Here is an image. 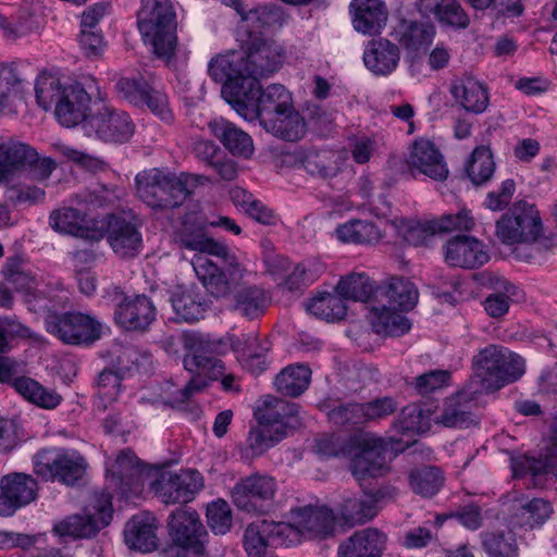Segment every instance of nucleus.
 Returning a JSON list of instances; mask_svg holds the SVG:
<instances>
[{
	"mask_svg": "<svg viewBox=\"0 0 557 557\" xmlns=\"http://www.w3.org/2000/svg\"><path fill=\"white\" fill-rule=\"evenodd\" d=\"M114 300L116 309L114 319L117 324L126 330H146L156 318V308L145 295L134 297L124 296L119 287H114Z\"/></svg>",
	"mask_w": 557,
	"mask_h": 557,
	"instance_id": "nucleus-19",
	"label": "nucleus"
},
{
	"mask_svg": "<svg viewBox=\"0 0 557 557\" xmlns=\"http://www.w3.org/2000/svg\"><path fill=\"white\" fill-rule=\"evenodd\" d=\"M207 521L215 534H225L231 530L232 510L225 500L218 499L207 507Z\"/></svg>",
	"mask_w": 557,
	"mask_h": 557,
	"instance_id": "nucleus-59",
	"label": "nucleus"
},
{
	"mask_svg": "<svg viewBox=\"0 0 557 557\" xmlns=\"http://www.w3.org/2000/svg\"><path fill=\"white\" fill-rule=\"evenodd\" d=\"M112 513L111 496L101 493L85 508L84 513L61 521L55 525V531L62 536L91 537L110 523Z\"/></svg>",
	"mask_w": 557,
	"mask_h": 557,
	"instance_id": "nucleus-15",
	"label": "nucleus"
},
{
	"mask_svg": "<svg viewBox=\"0 0 557 557\" xmlns=\"http://www.w3.org/2000/svg\"><path fill=\"white\" fill-rule=\"evenodd\" d=\"M394 39L407 51H419L429 47L435 36L430 22L401 18L393 29Z\"/></svg>",
	"mask_w": 557,
	"mask_h": 557,
	"instance_id": "nucleus-34",
	"label": "nucleus"
},
{
	"mask_svg": "<svg viewBox=\"0 0 557 557\" xmlns=\"http://www.w3.org/2000/svg\"><path fill=\"white\" fill-rule=\"evenodd\" d=\"M346 457L351 458V473L358 481L375 476L384 465L383 443L370 434L354 435L347 440Z\"/></svg>",
	"mask_w": 557,
	"mask_h": 557,
	"instance_id": "nucleus-16",
	"label": "nucleus"
},
{
	"mask_svg": "<svg viewBox=\"0 0 557 557\" xmlns=\"http://www.w3.org/2000/svg\"><path fill=\"white\" fill-rule=\"evenodd\" d=\"M268 133L287 141H296L306 134V123L300 113L292 106L284 112H280L262 126Z\"/></svg>",
	"mask_w": 557,
	"mask_h": 557,
	"instance_id": "nucleus-43",
	"label": "nucleus"
},
{
	"mask_svg": "<svg viewBox=\"0 0 557 557\" xmlns=\"http://www.w3.org/2000/svg\"><path fill=\"white\" fill-rule=\"evenodd\" d=\"M431 421L430 409L411 404L401 409L396 425L401 432L424 433L430 430Z\"/></svg>",
	"mask_w": 557,
	"mask_h": 557,
	"instance_id": "nucleus-55",
	"label": "nucleus"
},
{
	"mask_svg": "<svg viewBox=\"0 0 557 557\" xmlns=\"http://www.w3.org/2000/svg\"><path fill=\"white\" fill-rule=\"evenodd\" d=\"M478 394H481L480 388L469 384L468 387L445 400L441 412L433 418V421L444 428H468L474 424L471 403Z\"/></svg>",
	"mask_w": 557,
	"mask_h": 557,
	"instance_id": "nucleus-23",
	"label": "nucleus"
},
{
	"mask_svg": "<svg viewBox=\"0 0 557 557\" xmlns=\"http://www.w3.org/2000/svg\"><path fill=\"white\" fill-rule=\"evenodd\" d=\"M255 416L260 425L269 426L275 433L282 431L286 434V429L300 424L299 406L273 395H265L259 400Z\"/></svg>",
	"mask_w": 557,
	"mask_h": 557,
	"instance_id": "nucleus-21",
	"label": "nucleus"
},
{
	"mask_svg": "<svg viewBox=\"0 0 557 557\" xmlns=\"http://www.w3.org/2000/svg\"><path fill=\"white\" fill-rule=\"evenodd\" d=\"M294 519L292 532L309 533L312 536L325 537L333 532L334 515L326 507H304L292 510Z\"/></svg>",
	"mask_w": 557,
	"mask_h": 557,
	"instance_id": "nucleus-30",
	"label": "nucleus"
},
{
	"mask_svg": "<svg viewBox=\"0 0 557 557\" xmlns=\"http://www.w3.org/2000/svg\"><path fill=\"white\" fill-rule=\"evenodd\" d=\"M234 298L235 311L249 320L257 319L263 314L269 302L264 289L258 286L243 287L235 294Z\"/></svg>",
	"mask_w": 557,
	"mask_h": 557,
	"instance_id": "nucleus-47",
	"label": "nucleus"
},
{
	"mask_svg": "<svg viewBox=\"0 0 557 557\" xmlns=\"http://www.w3.org/2000/svg\"><path fill=\"white\" fill-rule=\"evenodd\" d=\"M193 176L175 175L153 169L136 176L138 197L151 208L173 209L180 207L190 195L188 188Z\"/></svg>",
	"mask_w": 557,
	"mask_h": 557,
	"instance_id": "nucleus-7",
	"label": "nucleus"
},
{
	"mask_svg": "<svg viewBox=\"0 0 557 557\" xmlns=\"http://www.w3.org/2000/svg\"><path fill=\"white\" fill-rule=\"evenodd\" d=\"M307 310L320 319L336 321L346 315L347 307L337 293H323L307 305Z\"/></svg>",
	"mask_w": 557,
	"mask_h": 557,
	"instance_id": "nucleus-53",
	"label": "nucleus"
},
{
	"mask_svg": "<svg viewBox=\"0 0 557 557\" xmlns=\"http://www.w3.org/2000/svg\"><path fill=\"white\" fill-rule=\"evenodd\" d=\"M377 500L372 496L347 497L341 506L345 524L355 527L372 520L379 512Z\"/></svg>",
	"mask_w": 557,
	"mask_h": 557,
	"instance_id": "nucleus-44",
	"label": "nucleus"
},
{
	"mask_svg": "<svg viewBox=\"0 0 557 557\" xmlns=\"http://www.w3.org/2000/svg\"><path fill=\"white\" fill-rule=\"evenodd\" d=\"M83 129L103 143L124 144L133 137L135 124L126 112L101 104L84 121Z\"/></svg>",
	"mask_w": 557,
	"mask_h": 557,
	"instance_id": "nucleus-11",
	"label": "nucleus"
},
{
	"mask_svg": "<svg viewBox=\"0 0 557 557\" xmlns=\"http://www.w3.org/2000/svg\"><path fill=\"white\" fill-rule=\"evenodd\" d=\"M87 462L76 450L45 449L37 454L34 471L46 481L74 486L86 473Z\"/></svg>",
	"mask_w": 557,
	"mask_h": 557,
	"instance_id": "nucleus-10",
	"label": "nucleus"
},
{
	"mask_svg": "<svg viewBox=\"0 0 557 557\" xmlns=\"http://www.w3.org/2000/svg\"><path fill=\"white\" fill-rule=\"evenodd\" d=\"M222 343L211 339L208 335L187 332L183 335V347L186 351L183 364L184 368L197 375L193 376L188 383L172 395L168 404L172 407H180L186 403L195 393L200 392L207 386L205 379L216 381L224 371L223 362L218 358Z\"/></svg>",
	"mask_w": 557,
	"mask_h": 557,
	"instance_id": "nucleus-3",
	"label": "nucleus"
},
{
	"mask_svg": "<svg viewBox=\"0 0 557 557\" xmlns=\"http://www.w3.org/2000/svg\"><path fill=\"white\" fill-rule=\"evenodd\" d=\"M470 181L479 186L490 181L495 172V163L487 147H478L471 153L466 166Z\"/></svg>",
	"mask_w": 557,
	"mask_h": 557,
	"instance_id": "nucleus-54",
	"label": "nucleus"
},
{
	"mask_svg": "<svg viewBox=\"0 0 557 557\" xmlns=\"http://www.w3.org/2000/svg\"><path fill=\"white\" fill-rule=\"evenodd\" d=\"M50 225L59 233L73 235L91 242L103 237L102 226H95V221L86 213L72 207L53 210L50 214Z\"/></svg>",
	"mask_w": 557,
	"mask_h": 557,
	"instance_id": "nucleus-24",
	"label": "nucleus"
},
{
	"mask_svg": "<svg viewBox=\"0 0 557 557\" xmlns=\"http://www.w3.org/2000/svg\"><path fill=\"white\" fill-rule=\"evenodd\" d=\"M209 128L233 156L248 159L253 153L251 137L235 124L216 119L209 123Z\"/></svg>",
	"mask_w": 557,
	"mask_h": 557,
	"instance_id": "nucleus-39",
	"label": "nucleus"
},
{
	"mask_svg": "<svg viewBox=\"0 0 557 557\" xmlns=\"http://www.w3.org/2000/svg\"><path fill=\"white\" fill-rule=\"evenodd\" d=\"M306 172L317 178L332 180L341 172L338 157L332 151H310L302 160Z\"/></svg>",
	"mask_w": 557,
	"mask_h": 557,
	"instance_id": "nucleus-48",
	"label": "nucleus"
},
{
	"mask_svg": "<svg viewBox=\"0 0 557 557\" xmlns=\"http://www.w3.org/2000/svg\"><path fill=\"white\" fill-rule=\"evenodd\" d=\"M139 32L159 58H170L176 48L175 13L170 0H143L137 15Z\"/></svg>",
	"mask_w": 557,
	"mask_h": 557,
	"instance_id": "nucleus-6",
	"label": "nucleus"
},
{
	"mask_svg": "<svg viewBox=\"0 0 557 557\" xmlns=\"http://www.w3.org/2000/svg\"><path fill=\"white\" fill-rule=\"evenodd\" d=\"M399 60V47L386 38L370 40L363 51L366 67L379 76L393 73L398 66Z\"/></svg>",
	"mask_w": 557,
	"mask_h": 557,
	"instance_id": "nucleus-29",
	"label": "nucleus"
},
{
	"mask_svg": "<svg viewBox=\"0 0 557 557\" xmlns=\"http://www.w3.org/2000/svg\"><path fill=\"white\" fill-rule=\"evenodd\" d=\"M407 162L410 169L435 181H445L449 173L443 154L429 139L420 138L412 144Z\"/></svg>",
	"mask_w": 557,
	"mask_h": 557,
	"instance_id": "nucleus-26",
	"label": "nucleus"
},
{
	"mask_svg": "<svg viewBox=\"0 0 557 557\" xmlns=\"http://www.w3.org/2000/svg\"><path fill=\"white\" fill-rule=\"evenodd\" d=\"M444 481L442 470L435 466H422L409 473V483L412 491L423 497H432L437 494Z\"/></svg>",
	"mask_w": 557,
	"mask_h": 557,
	"instance_id": "nucleus-49",
	"label": "nucleus"
},
{
	"mask_svg": "<svg viewBox=\"0 0 557 557\" xmlns=\"http://www.w3.org/2000/svg\"><path fill=\"white\" fill-rule=\"evenodd\" d=\"M474 377L470 384L482 392H494L524 374L523 358L500 345H487L472 358Z\"/></svg>",
	"mask_w": 557,
	"mask_h": 557,
	"instance_id": "nucleus-5",
	"label": "nucleus"
},
{
	"mask_svg": "<svg viewBox=\"0 0 557 557\" xmlns=\"http://www.w3.org/2000/svg\"><path fill=\"white\" fill-rule=\"evenodd\" d=\"M400 312L385 302H377L370 309L368 319L376 334L401 336L410 330L411 324Z\"/></svg>",
	"mask_w": 557,
	"mask_h": 557,
	"instance_id": "nucleus-40",
	"label": "nucleus"
},
{
	"mask_svg": "<svg viewBox=\"0 0 557 557\" xmlns=\"http://www.w3.org/2000/svg\"><path fill=\"white\" fill-rule=\"evenodd\" d=\"M174 243L181 249L220 257L227 262L232 277L242 276L243 270L237 258L230 252L227 246L207 235L206 221L198 212L191 211L184 215L181 226L174 232Z\"/></svg>",
	"mask_w": 557,
	"mask_h": 557,
	"instance_id": "nucleus-8",
	"label": "nucleus"
},
{
	"mask_svg": "<svg viewBox=\"0 0 557 557\" xmlns=\"http://www.w3.org/2000/svg\"><path fill=\"white\" fill-rule=\"evenodd\" d=\"M46 329L70 345H90L101 335V323L81 312L51 313L46 318Z\"/></svg>",
	"mask_w": 557,
	"mask_h": 557,
	"instance_id": "nucleus-13",
	"label": "nucleus"
},
{
	"mask_svg": "<svg viewBox=\"0 0 557 557\" xmlns=\"http://www.w3.org/2000/svg\"><path fill=\"white\" fill-rule=\"evenodd\" d=\"M37 496V483L28 474L10 473L0 480V516H12Z\"/></svg>",
	"mask_w": 557,
	"mask_h": 557,
	"instance_id": "nucleus-20",
	"label": "nucleus"
},
{
	"mask_svg": "<svg viewBox=\"0 0 557 557\" xmlns=\"http://www.w3.org/2000/svg\"><path fill=\"white\" fill-rule=\"evenodd\" d=\"M473 225V218L468 211L462 210L457 214H447L437 220L408 223L403 228V237L409 245L425 246L436 234L470 231Z\"/></svg>",
	"mask_w": 557,
	"mask_h": 557,
	"instance_id": "nucleus-17",
	"label": "nucleus"
},
{
	"mask_svg": "<svg viewBox=\"0 0 557 557\" xmlns=\"http://www.w3.org/2000/svg\"><path fill=\"white\" fill-rule=\"evenodd\" d=\"M483 547L490 557H515L518 549L511 536L494 532L484 534Z\"/></svg>",
	"mask_w": 557,
	"mask_h": 557,
	"instance_id": "nucleus-62",
	"label": "nucleus"
},
{
	"mask_svg": "<svg viewBox=\"0 0 557 557\" xmlns=\"http://www.w3.org/2000/svg\"><path fill=\"white\" fill-rule=\"evenodd\" d=\"M419 299V292L416 285L408 278L394 276L375 289L376 302L409 311L414 308Z\"/></svg>",
	"mask_w": 557,
	"mask_h": 557,
	"instance_id": "nucleus-31",
	"label": "nucleus"
},
{
	"mask_svg": "<svg viewBox=\"0 0 557 557\" xmlns=\"http://www.w3.org/2000/svg\"><path fill=\"white\" fill-rule=\"evenodd\" d=\"M171 302L177 317L189 323L203 319L210 308V301L194 286H178L171 295Z\"/></svg>",
	"mask_w": 557,
	"mask_h": 557,
	"instance_id": "nucleus-38",
	"label": "nucleus"
},
{
	"mask_svg": "<svg viewBox=\"0 0 557 557\" xmlns=\"http://www.w3.org/2000/svg\"><path fill=\"white\" fill-rule=\"evenodd\" d=\"M311 370L305 364L288 366L275 377L276 389L286 396L301 395L310 384Z\"/></svg>",
	"mask_w": 557,
	"mask_h": 557,
	"instance_id": "nucleus-46",
	"label": "nucleus"
},
{
	"mask_svg": "<svg viewBox=\"0 0 557 557\" xmlns=\"http://www.w3.org/2000/svg\"><path fill=\"white\" fill-rule=\"evenodd\" d=\"M203 479L197 470H181L170 474L160 487V497L163 503L186 504L194 499L195 495L202 488Z\"/></svg>",
	"mask_w": 557,
	"mask_h": 557,
	"instance_id": "nucleus-27",
	"label": "nucleus"
},
{
	"mask_svg": "<svg viewBox=\"0 0 557 557\" xmlns=\"http://www.w3.org/2000/svg\"><path fill=\"white\" fill-rule=\"evenodd\" d=\"M37 103L49 110L54 107L59 123L65 127L84 124L91 101L90 95L81 83L63 84L53 75H41L35 87Z\"/></svg>",
	"mask_w": 557,
	"mask_h": 557,
	"instance_id": "nucleus-4",
	"label": "nucleus"
},
{
	"mask_svg": "<svg viewBox=\"0 0 557 557\" xmlns=\"http://www.w3.org/2000/svg\"><path fill=\"white\" fill-rule=\"evenodd\" d=\"M168 530L174 546L196 556L205 555L208 532L196 510L177 508L171 512Z\"/></svg>",
	"mask_w": 557,
	"mask_h": 557,
	"instance_id": "nucleus-14",
	"label": "nucleus"
},
{
	"mask_svg": "<svg viewBox=\"0 0 557 557\" xmlns=\"http://www.w3.org/2000/svg\"><path fill=\"white\" fill-rule=\"evenodd\" d=\"M283 63V49L274 41L253 37L243 51H228L213 58L208 66L209 75L219 83L236 82L240 85L246 78L268 77L278 71Z\"/></svg>",
	"mask_w": 557,
	"mask_h": 557,
	"instance_id": "nucleus-1",
	"label": "nucleus"
},
{
	"mask_svg": "<svg viewBox=\"0 0 557 557\" xmlns=\"http://www.w3.org/2000/svg\"><path fill=\"white\" fill-rule=\"evenodd\" d=\"M321 272L322 265L318 263L309 262L308 264H297L293 272L286 277L285 286L292 292L299 290L302 286L313 283Z\"/></svg>",
	"mask_w": 557,
	"mask_h": 557,
	"instance_id": "nucleus-64",
	"label": "nucleus"
},
{
	"mask_svg": "<svg viewBox=\"0 0 557 557\" xmlns=\"http://www.w3.org/2000/svg\"><path fill=\"white\" fill-rule=\"evenodd\" d=\"M495 235L504 245L530 244L542 234V221L539 212L524 201L515 202L495 225Z\"/></svg>",
	"mask_w": 557,
	"mask_h": 557,
	"instance_id": "nucleus-9",
	"label": "nucleus"
},
{
	"mask_svg": "<svg viewBox=\"0 0 557 557\" xmlns=\"http://www.w3.org/2000/svg\"><path fill=\"white\" fill-rule=\"evenodd\" d=\"M488 259L483 243L472 236H455L445 245V261L451 267L474 269L485 264Z\"/></svg>",
	"mask_w": 557,
	"mask_h": 557,
	"instance_id": "nucleus-25",
	"label": "nucleus"
},
{
	"mask_svg": "<svg viewBox=\"0 0 557 557\" xmlns=\"http://www.w3.org/2000/svg\"><path fill=\"white\" fill-rule=\"evenodd\" d=\"M337 238L345 244L375 245L383 234L371 221L354 219L338 225L335 231Z\"/></svg>",
	"mask_w": 557,
	"mask_h": 557,
	"instance_id": "nucleus-42",
	"label": "nucleus"
},
{
	"mask_svg": "<svg viewBox=\"0 0 557 557\" xmlns=\"http://www.w3.org/2000/svg\"><path fill=\"white\" fill-rule=\"evenodd\" d=\"M224 262V270H222L219 265L213 263L211 260H209L206 257L198 256L193 261V268L198 276V278L201 281L202 285L206 287V289L214 297H222L230 293L231 290V284L230 280H239L238 276L232 277L228 272V264ZM240 268H243L240 265ZM242 276L244 274V269H242Z\"/></svg>",
	"mask_w": 557,
	"mask_h": 557,
	"instance_id": "nucleus-35",
	"label": "nucleus"
},
{
	"mask_svg": "<svg viewBox=\"0 0 557 557\" xmlns=\"http://www.w3.org/2000/svg\"><path fill=\"white\" fill-rule=\"evenodd\" d=\"M23 98V79L13 65H0V101L4 112H15Z\"/></svg>",
	"mask_w": 557,
	"mask_h": 557,
	"instance_id": "nucleus-50",
	"label": "nucleus"
},
{
	"mask_svg": "<svg viewBox=\"0 0 557 557\" xmlns=\"http://www.w3.org/2000/svg\"><path fill=\"white\" fill-rule=\"evenodd\" d=\"M222 97L245 120H258L260 125L271 124V120L293 104L290 92L281 84H271L265 89L257 79L246 78L240 85L236 82L223 84Z\"/></svg>",
	"mask_w": 557,
	"mask_h": 557,
	"instance_id": "nucleus-2",
	"label": "nucleus"
},
{
	"mask_svg": "<svg viewBox=\"0 0 557 557\" xmlns=\"http://www.w3.org/2000/svg\"><path fill=\"white\" fill-rule=\"evenodd\" d=\"M335 290L344 301H367L372 295L375 296L372 281L361 273H352L341 278Z\"/></svg>",
	"mask_w": 557,
	"mask_h": 557,
	"instance_id": "nucleus-51",
	"label": "nucleus"
},
{
	"mask_svg": "<svg viewBox=\"0 0 557 557\" xmlns=\"http://www.w3.org/2000/svg\"><path fill=\"white\" fill-rule=\"evenodd\" d=\"M350 12L355 30L369 36L379 34L388 16L387 9L381 0H352Z\"/></svg>",
	"mask_w": 557,
	"mask_h": 557,
	"instance_id": "nucleus-28",
	"label": "nucleus"
},
{
	"mask_svg": "<svg viewBox=\"0 0 557 557\" xmlns=\"http://www.w3.org/2000/svg\"><path fill=\"white\" fill-rule=\"evenodd\" d=\"M497 292L487 296L484 300V309L492 318H500L510 307L511 297L517 295L518 288L506 280L497 281Z\"/></svg>",
	"mask_w": 557,
	"mask_h": 557,
	"instance_id": "nucleus-56",
	"label": "nucleus"
},
{
	"mask_svg": "<svg viewBox=\"0 0 557 557\" xmlns=\"http://www.w3.org/2000/svg\"><path fill=\"white\" fill-rule=\"evenodd\" d=\"M107 238L113 251L122 258L134 257L141 246V234L131 214L107 216Z\"/></svg>",
	"mask_w": 557,
	"mask_h": 557,
	"instance_id": "nucleus-22",
	"label": "nucleus"
},
{
	"mask_svg": "<svg viewBox=\"0 0 557 557\" xmlns=\"http://www.w3.org/2000/svg\"><path fill=\"white\" fill-rule=\"evenodd\" d=\"M2 271L5 280L16 289L29 292L33 288L34 277L24 269L20 257L8 259Z\"/></svg>",
	"mask_w": 557,
	"mask_h": 557,
	"instance_id": "nucleus-63",
	"label": "nucleus"
},
{
	"mask_svg": "<svg viewBox=\"0 0 557 557\" xmlns=\"http://www.w3.org/2000/svg\"><path fill=\"white\" fill-rule=\"evenodd\" d=\"M285 436L284 432L275 433L273 429L261 425V428L251 429L246 444L252 456H260L267 449Z\"/></svg>",
	"mask_w": 557,
	"mask_h": 557,
	"instance_id": "nucleus-60",
	"label": "nucleus"
},
{
	"mask_svg": "<svg viewBox=\"0 0 557 557\" xmlns=\"http://www.w3.org/2000/svg\"><path fill=\"white\" fill-rule=\"evenodd\" d=\"M141 466L131 449L122 450L108 469V480L121 494L136 490L141 475Z\"/></svg>",
	"mask_w": 557,
	"mask_h": 557,
	"instance_id": "nucleus-32",
	"label": "nucleus"
},
{
	"mask_svg": "<svg viewBox=\"0 0 557 557\" xmlns=\"http://www.w3.org/2000/svg\"><path fill=\"white\" fill-rule=\"evenodd\" d=\"M151 86L143 77H122L117 81L115 88L119 94L136 107H144L145 96Z\"/></svg>",
	"mask_w": 557,
	"mask_h": 557,
	"instance_id": "nucleus-61",
	"label": "nucleus"
},
{
	"mask_svg": "<svg viewBox=\"0 0 557 557\" xmlns=\"http://www.w3.org/2000/svg\"><path fill=\"white\" fill-rule=\"evenodd\" d=\"M385 535L374 528L355 532L338 547L339 557H380L384 546Z\"/></svg>",
	"mask_w": 557,
	"mask_h": 557,
	"instance_id": "nucleus-36",
	"label": "nucleus"
},
{
	"mask_svg": "<svg viewBox=\"0 0 557 557\" xmlns=\"http://www.w3.org/2000/svg\"><path fill=\"white\" fill-rule=\"evenodd\" d=\"M15 391L25 399L45 409H53L61 403V395L47 388L37 381L22 376L13 381Z\"/></svg>",
	"mask_w": 557,
	"mask_h": 557,
	"instance_id": "nucleus-45",
	"label": "nucleus"
},
{
	"mask_svg": "<svg viewBox=\"0 0 557 557\" xmlns=\"http://www.w3.org/2000/svg\"><path fill=\"white\" fill-rule=\"evenodd\" d=\"M513 476H521L527 471L532 475H539L547 472H555L557 476V443H554L552 449L543 456V460L524 458L512 462Z\"/></svg>",
	"mask_w": 557,
	"mask_h": 557,
	"instance_id": "nucleus-57",
	"label": "nucleus"
},
{
	"mask_svg": "<svg viewBox=\"0 0 557 557\" xmlns=\"http://www.w3.org/2000/svg\"><path fill=\"white\" fill-rule=\"evenodd\" d=\"M157 519L150 515L133 517L125 527L126 545L141 553H148L158 547Z\"/></svg>",
	"mask_w": 557,
	"mask_h": 557,
	"instance_id": "nucleus-37",
	"label": "nucleus"
},
{
	"mask_svg": "<svg viewBox=\"0 0 557 557\" xmlns=\"http://www.w3.org/2000/svg\"><path fill=\"white\" fill-rule=\"evenodd\" d=\"M36 157V150L26 144L5 140L0 143V182L17 171L26 170Z\"/></svg>",
	"mask_w": 557,
	"mask_h": 557,
	"instance_id": "nucleus-41",
	"label": "nucleus"
},
{
	"mask_svg": "<svg viewBox=\"0 0 557 557\" xmlns=\"http://www.w3.org/2000/svg\"><path fill=\"white\" fill-rule=\"evenodd\" d=\"M257 344V338L247 336L244 339L236 338L232 341L233 349L239 355L244 367L255 374H259L265 370V358L252 356V348Z\"/></svg>",
	"mask_w": 557,
	"mask_h": 557,
	"instance_id": "nucleus-58",
	"label": "nucleus"
},
{
	"mask_svg": "<svg viewBox=\"0 0 557 557\" xmlns=\"http://www.w3.org/2000/svg\"><path fill=\"white\" fill-rule=\"evenodd\" d=\"M277 484L273 476L253 473L239 480L232 490L234 505L243 511L262 515L273 508Z\"/></svg>",
	"mask_w": 557,
	"mask_h": 557,
	"instance_id": "nucleus-12",
	"label": "nucleus"
},
{
	"mask_svg": "<svg viewBox=\"0 0 557 557\" xmlns=\"http://www.w3.org/2000/svg\"><path fill=\"white\" fill-rule=\"evenodd\" d=\"M450 94L466 111L480 114L488 106V91L484 84L473 77H460L453 81Z\"/></svg>",
	"mask_w": 557,
	"mask_h": 557,
	"instance_id": "nucleus-33",
	"label": "nucleus"
},
{
	"mask_svg": "<svg viewBox=\"0 0 557 557\" xmlns=\"http://www.w3.org/2000/svg\"><path fill=\"white\" fill-rule=\"evenodd\" d=\"M290 533L288 523L260 520L246 528L243 545L248 557H264L269 547L285 544Z\"/></svg>",
	"mask_w": 557,
	"mask_h": 557,
	"instance_id": "nucleus-18",
	"label": "nucleus"
},
{
	"mask_svg": "<svg viewBox=\"0 0 557 557\" xmlns=\"http://www.w3.org/2000/svg\"><path fill=\"white\" fill-rule=\"evenodd\" d=\"M552 512L553 508L548 502L542 498H533L516 511L515 521L520 527L532 530L543 525Z\"/></svg>",
	"mask_w": 557,
	"mask_h": 557,
	"instance_id": "nucleus-52",
	"label": "nucleus"
}]
</instances>
